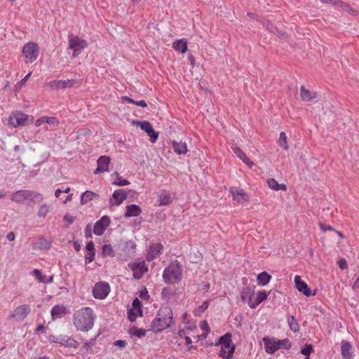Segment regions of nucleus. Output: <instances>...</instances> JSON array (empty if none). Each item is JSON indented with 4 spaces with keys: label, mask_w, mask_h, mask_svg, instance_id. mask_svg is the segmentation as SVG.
<instances>
[{
    "label": "nucleus",
    "mask_w": 359,
    "mask_h": 359,
    "mask_svg": "<svg viewBox=\"0 0 359 359\" xmlns=\"http://www.w3.org/2000/svg\"><path fill=\"white\" fill-rule=\"evenodd\" d=\"M96 315L90 307H82L76 311L72 318L73 325L78 331L88 332L95 323Z\"/></svg>",
    "instance_id": "1"
},
{
    "label": "nucleus",
    "mask_w": 359,
    "mask_h": 359,
    "mask_svg": "<svg viewBox=\"0 0 359 359\" xmlns=\"http://www.w3.org/2000/svg\"><path fill=\"white\" fill-rule=\"evenodd\" d=\"M173 323V313L168 306H162L151 323V329L156 333L170 327Z\"/></svg>",
    "instance_id": "2"
},
{
    "label": "nucleus",
    "mask_w": 359,
    "mask_h": 359,
    "mask_svg": "<svg viewBox=\"0 0 359 359\" xmlns=\"http://www.w3.org/2000/svg\"><path fill=\"white\" fill-rule=\"evenodd\" d=\"M162 277L166 284L180 282L182 277V269L179 261L175 260L170 262L163 270Z\"/></svg>",
    "instance_id": "3"
},
{
    "label": "nucleus",
    "mask_w": 359,
    "mask_h": 359,
    "mask_svg": "<svg viewBox=\"0 0 359 359\" xmlns=\"http://www.w3.org/2000/svg\"><path fill=\"white\" fill-rule=\"evenodd\" d=\"M262 340L264 344V350L269 354H273L276 351L281 348L289 350L292 346V344L287 338L279 340L264 337Z\"/></svg>",
    "instance_id": "4"
},
{
    "label": "nucleus",
    "mask_w": 359,
    "mask_h": 359,
    "mask_svg": "<svg viewBox=\"0 0 359 359\" xmlns=\"http://www.w3.org/2000/svg\"><path fill=\"white\" fill-rule=\"evenodd\" d=\"M43 199V196L41 194L27 189L17 191L13 193L11 196V201L18 203H25L27 200L34 203H39Z\"/></svg>",
    "instance_id": "5"
},
{
    "label": "nucleus",
    "mask_w": 359,
    "mask_h": 359,
    "mask_svg": "<svg viewBox=\"0 0 359 359\" xmlns=\"http://www.w3.org/2000/svg\"><path fill=\"white\" fill-rule=\"evenodd\" d=\"M232 336L229 332L219 338V344L221 345V350L218 354L223 359H231L235 351L236 346L232 342Z\"/></svg>",
    "instance_id": "6"
},
{
    "label": "nucleus",
    "mask_w": 359,
    "mask_h": 359,
    "mask_svg": "<svg viewBox=\"0 0 359 359\" xmlns=\"http://www.w3.org/2000/svg\"><path fill=\"white\" fill-rule=\"evenodd\" d=\"M68 43L69 48L71 49L72 53V57L75 58L81 52L88 46V43L86 39L79 37L77 35L73 34H68Z\"/></svg>",
    "instance_id": "7"
},
{
    "label": "nucleus",
    "mask_w": 359,
    "mask_h": 359,
    "mask_svg": "<svg viewBox=\"0 0 359 359\" xmlns=\"http://www.w3.org/2000/svg\"><path fill=\"white\" fill-rule=\"evenodd\" d=\"M22 54L25 57L26 63H32L35 61L39 55V48L34 42L25 43L22 49Z\"/></svg>",
    "instance_id": "8"
},
{
    "label": "nucleus",
    "mask_w": 359,
    "mask_h": 359,
    "mask_svg": "<svg viewBox=\"0 0 359 359\" xmlns=\"http://www.w3.org/2000/svg\"><path fill=\"white\" fill-rule=\"evenodd\" d=\"M111 291L110 285L105 281H100L95 284L92 290L93 296L97 299H104Z\"/></svg>",
    "instance_id": "9"
},
{
    "label": "nucleus",
    "mask_w": 359,
    "mask_h": 359,
    "mask_svg": "<svg viewBox=\"0 0 359 359\" xmlns=\"http://www.w3.org/2000/svg\"><path fill=\"white\" fill-rule=\"evenodd\" d=\"M28 118V115L20 111H13L9 116L8 123L9 126L13 128H18L20 126H25Z\"/></svg>",
    "instance_id": "10"
},
{
    "label": "nucleus",
    "mask_w": 359,
    "mask_h": 359,
    "mask_svg": "<svg viewBox=\"0 0 359 359\" xmlns=\"http://www.w3.org/2000/svg\"><path fill=\"white\" fill-rule=\"evenodd\" d=\"M31 312V306L29 304H22L17 306L8 316L9 319L17 321L24 320Z\"/></svg>",
    "instance_id": "11"
},
{
    "label": "nucleus",
    "mask_w": 359,
    "mask_h": 359,
    "mask_svg": "<svg viewBox=\"0 0 359 359\" xmlns=\"http://www.w3.org/2000/svg\"><path fill=\"white\" fill-rule=\"evenodd\" d=\"M128 268L133 271V276L135 280H140L147 272L148 267L144 261H137L129 263Z\"/></svg>",
    "instance_id": "12"
},
{
    "label": "nucleus",
    "mask_w": 359,
    "mask_h": 359,
    "mask_svg": "<svg viewBox=\"0 0 359 359\" xmlns=\"http://www.w3.org/2000/svg\"><path fill=\"white\" fill-rule=\"evenodd\" d=\"M133 124L139 126L142 130L146 132L150 137L151 142L154 143L158 137V133L156 132L150 122L147 121H136L133 122Z\"/></svg>",
    "instance_id": "13"
},
{
    "label": "nucleus",
    "mask_w": 359,
    "mask_h": 359,
    "mask_svg": "<svg viewBox=\"0 0 359 359\" xmlns=\"http://www.w3.org/2000/svg\"><path fill=\"white\" fill-rule=\"evenodd\" d=\"M255 286H246L243 287L241 292V300L247 303L251 309H254L255 301Z\"/></svg>",
    "instance_id": "14"
},
{
    "label": "nucleus",
    "mask_w": 359,
    "mask_h": 359,
    "mask_svg": "<svg viewBox=\"0 0 359 359\" xmlns=\"http://www.w3.org/2000/svg\"><path fill=\"white\" fill-rule=\"evenodd\" d=\"M110 218L107 215L102 216L97 220L93 226V233L96 236H102L110 224Z\"/></svg>",
    "instance_id": "15"
},
{
    "label": "nucleus",
    "mask_w": 359,
    "mask_h": 359,
    "mask_svg": "<svg viewBox=\"0 0 359 359\" xmlns=\"http://www.w3.org/2000/svg\"><path fill=\"white\" fill-rule=\"evenodd\" d=\"M76 83L74 79L53 80L49 83V86L53 90L72 88Z\"/></svg>",
    "instance_id": "16"
},
{
    "label": "nucleus",
    "mask_w": 359,
    "mask_h": 359,
    "mask_svg": "<svg viewBox=\"0 0 359 359\" xmlns=\"http://www.w3.org/2000/svg\"><path fill=\"white\" fill-rule=\"evenodd\" d=\"M163 246L161 243H154L149 245L146 259L147 261L151 262L158 257L163 252Z\"/></svg>",
    "instance_id": "17"
},
{
    "label": "nucleus",
    "mask_w": 359,
    "mask_h": 359,
    "mask_svg": "<svg viewBox=\"0 0 359 359\" xmlns=\"http://www.w3.org/2000/svg\"><path fill=\"white\" fill-rule=\"evenodd\" d=\"M111 159L107 156H101L97 161V167L94 171V174L97 175L102 172L109 171V165Z\"/></svg>",
    "instance_id": "18"
},
{
    "label": "nucleus",
    "mask_w": 359,
    "mask_h": 359,
    "mask_svg": "<svg viewBox=\"0 0 359 359\" xmlns=\"http://www.w3.org/2000/svg\"><path fill=\"white\" fill-rule=\"evenodd\" d=\"M175 198V194L171 193L165 189L161 191L158 196V206H163L170 205Z\"/></svg>",
    "instance_id": "19"
},
{
    "label": "nucleus",
    "mask_w": 359,
    "mask_h": 359,
    "mask_svg": "<svg viewBox=\"0 0 359 359\" xmlns=\"http://www.w3.org/2000/svg\"><path fill=\"white\" fill-rule=\"evenodd\" d=\"M294 283L298 291L304 294L305 296L310 297L311 295H314V294L311 293L308 285L301 279L299 276L296 275L294 276Z\"/></svg>",
    "instance_id": "20"
},
{
    "label": "nucleus",
    "mask_w": 359,
    "mask_h": 359,
    "mask_svg": "<svg viewBox=\"0 0 359 359\" xmlns=\"http://www.w3.org/2000/svg\"><path fill=\"white\" fill-rule=\"evenodd\" d=\"M229 191L232 195L233 200L239 203L248 201V196L243 189L237 187H231Z\"/></svg>",
    "instance_id": "21"
},
{
    "label": "nucleus",
    "mask_w": 359,
    "mask_h": 359,
    "mask_svg": "<svg viewBox=\"0 0 359 359\" xmlns=\"http://www.w3.org/2000/svg\"><path fill=\"white\" fill-rule=\"evenodd\" d=\"M341 354L344 359H351L353 356V351L351 344L346 340L341 342Z\"/></svg>",
    "instance_id": "22"
},
{
    "label": "nucleus",
    "mask_w": 359,
    "mask_h": 359,
    "mask_svg": "<svg viewBox=\"0 0 359 359\" xmlns=\"http://www.w3.org/2000/svg\"><path fill=\"white\" fill-rule=\"evenodd\" d=\"M60 344L67 348H78L79 343L72 337L60 335Z\"/></svg>",
    "instance_id": "23"
},
{
    "label": "nucleus",
    "mask_w": 359,
    "mask_h": 359,
    "mask_svg": "<svg viewBox=\"0 0 359 359\" xmlns=\"http://www.w3.org/2000/svg\"><path fill=\"white\" fill-rule=\"evenodd\" d=\"M142 213L141 208L136 204L128 205L126 208L124 217L126 218L137 217Z\"/></svg>",
    "instance_id": "24"
},
{
    "label": "nucleus",
    "mask_w": 359,
    "mask_h": 359,
    "mask_svg": "<svg viewBox=\"0 0 359 359\" xmlns=\"http://www.w3.org/2000/svg\"><path fill=\"white\" fill-rule=\"evenodd\" d=\"M114 202H111L114 205H120L126 198L127 194L123 189L115 190L112 194Z\"/></svg>",
    "instance_id": "25"
},
{
    "label": "nucleus",
    "mask_w": 359,
    "mask_h": 359,
    "mask_svg": "<svg viewBox=\"0 0 359 359\" xmlns=\"http://www.w3.org/2000/svg\"><path fill=\"white\" fill-rule=\"evenodd\" d=\"M232 150L233 153L236 155L238 158L243 161V162L251 168L253 165V162L250 161V159L245 155V154L242 151V149L237 147H232Z\"/></svg>",
    "instance_id": "26"
},
{
    "label": "nucleus",
    "mask_w": 359,
    "mask_h": 359,
    "mask_svg": "<svg viewBox=\"0 0 359 359\" xmlns=\"http://www.w3.org/2000/svg\"><path fill=\"white\" fill-rule=\"evenodd\" d=\"M172 48L181 53H184L187 50V41L185 39H177L172 43Z\"/></svg>",
    "instance_id": "27"
},
{
    "label": "nucleus",
    "mask_w": 359,
    "mask_h": 359,
    "mask_svg": "<svg viewBox=\"0 0 359 359\" xmlns=\"http://www.w3.org/2000/svg\"><path fill=\"white\" fill-rule=\"evenodd\" d=\"M301 97L304 101L310 102L313 99L316 98L318 96V94L316 92L314 91H310L309 90H306L304 86H302L301 89Z\"/></svg>",
    "instance_id": "28"
},
{
    "label": "nucleus",
    "mask_w": 359,
    "mask_h": 359,
    "mask_svg": "<svg viewBox=\"0 0 359 359\" xmlns=\"http://www.w3.org/2000/svg\"><path fill=\"white\" fill-rule=\"evenodd\" d=\"M99 195L92 191H86L81 196V203L86 204L89 201H91L95 198H98Z\"/></svg>",
    "instance_id": "29"
},
{
    "label": "nucleus",
    "mask_w": 359,
    "mask_h": 359,
    "mask_svg": "<svg viewBox=\"0 0 359 359\" xmlns=\"http://www.w3.org/2000/svg\"><path fill=\"white\" fill-rule=\"evenodd\" d=\"M271 278V276L267 272H261L257 277V284L261 286H265L270 282Z\"/></svg>",
    "instance_id": "30"
},
{
    "label": "nucleus",
    "mask_w": 359,
    "mask_h": 359,
    "mask_svg": "<svg viewBox=\"0 0 359 359\" xmlns=\"http://www.w3.org/2000/svg\"><path fill=\"white\" fill-rule=\"evenodd\" d=\"M268 187L274 191H286L287 187L285 184H279L276 180L270 178L267 180Z\"/></svg>",
    "instance_id": "31"
},
{
    "label": "nucleus",
    "mask_w": 359,
    "mask_h": 359,
    "mask_svg": "<svg viewBox=\"0 0 359 359\" xmlns=\"http://www.w3.org/2000/svg\"><path fill=\"white\" fill-rule=\"evenodd\" d=\"M50 313L53 319L61 318L65 314V308L64 306L55 305L51 309Z\"/></svg>",
    "instance_id": "32"
},
{
    "label": "nucleus",
    "mask_w": 359,
    "mask_h": 359,
    "mask_svg": "<svg viewBox=\"0 0 359 359\" xmlns=\"http://www.w3.org/2000/svg\"><path fill=\"white\" fill-rule=\"evenodd\" d=\"M269 295V292L265 290L259 291L256 295H255V301L252 306H254V309H255L259 304H261L263 301L266 299Z\"/></svg>",
    "instance_id": "33"
},
{
    "label": "nucleus",
    "mask_w": 359,
    "mask_h": 359,
    "mask_svg": "<svg viewBox=\"0 0 359 359\" xmlns=\"http://www.w3.org/2000/svg\"><path fill=\"white\" fill-rule=\"evenodd\" d=\"M333 5L353 15H355L356 13L355 10H354L348 4L341 1V0H334V1L333 2Z\"/></svg>",
    "instance_id": "34"
},
{
    "label": "nucleus",
    "mask_w": 359,
    "mask_h": 359,
    "mask_svg": "<svg viewBox=\"0 0 359 359\" xmlns=\"http://www.w3.org/2000/svg\"><path fill=\"white\" fill-rule=\"evenodd\" d=\"M136 244L133 241L126 242L124 245V251L130 257L135 255Z\"/></svg>",
    "instance_id": "35"
},
{
    "label": "nucleus",
    "mask_w": 359,
    "mask_h": 359,
    "mask_svg": "<svg viewBox=\"0 0 359 359\" xmlns=\"http://www.w3.org/2000/svg\"><path fill=\"white\" fill-rule=\"evenodd\" d=\"M173 148L175 152L177 154H185L187 152V144L182 142H173Z\"/></svg>",
    "instance_id": "36"
},
{
    "label": "nucleus",
    "mask_w": 359,
    "mask_h": 359,
    "mask_svg": "<svg viewBox=\"0 0 359 359\" xmlns=\"http://www.w3.org/2000/svg\"><path fill=\"white\" fill-rule=\"evenodd\" d=\"M147 331L142 328H137L136 327H131L128 333L130 336H135L137 338H141L142 337H144L146 335Z\"/></svg>",
    "instance_id": "37"
},
{
    "label": "nucleus",
    "mask_w": 359,
    "mask_h": 359,
    "mask_svg": "<svg viewBox=\"0 0 359 359\" xmlns=\"http://www.w3.org/2000/svg\"><path fill=\"white\" fill-rule=\"evenodd\" d=\"M287 323L289 325V327L290 330L294 332H297L299 330V323L295 320L294 317L293 316H289L287 319Z\"/></svg>",
    "instance_id": "38"
},
{
    "label": "nucleus",
    "mask_w": 359,
    "mask_h": 359,
    "mask_svg": "<svg viewBox=\"0 0 359 359\" xmlns=\"http://www.w3.org/2000/svg\"><path fill=\"white\" fill-rule=\"evenodd\" d=\"M278 144L280 147H281L284 150L288 149V144L287 142V136L286 134L284 132H281L280 133V137L278 140Z\"/></svg>",
    "instance_id": "39"
},
{
    "label": "nucleus",
    "mask_w": 359,
    "mask_h": 359,
    "mask_svg": "<svg viewBox=\"0 0 359 359\" xmlns=\"http://www.w3.org/2000/svg\"><path fill=\"white\" fill-rule=\"evenodd\" d=\"M130 309L135 310L137 312V315H142V303L138 298H135L132 303V308Z\"/></svg>",
    "instance_id": "40"
},
{
    "label": "nucleus",
    "mask_w": 359,
    "mask_h": 359,
    "mask_svg": "<svg viewBox=\"0 0 359 359\" xmlns=\"http://www.w3.org/2000/svg\"><path fill=\"white\" fill-rule=\"evenodd\" d=\"M100 335V333H98L94 338L91 339L89 341H85L83 342V348L86 351H90L93 346L96 344V340L98 336Z\"/></svg>",
    "instance_id": "41"
},
{
    "label": "nucleus",
    "mask_w": 359,
    "mask_h": 359,
    "mask_svg": "<svg viewBox=\"0 0 359 359\" xmlns=\"http://www.w3.org/2000/svg\"><path fill=\"white\" fill-rule=\"evenodd\" d=\"M33 275L36 277V278L40 282L45 283H46L47 276L42 274L41 271L39 269H34L32 271Z\"/></svg>",
    "instance_id": "42"
},
{
    "label": "nucleus",
    "mask_w": 359,
    "mask_h": 359,
    "mask_svg": "<svg viewBox=\"0 0 359 359\" xmlns=\"http://www.w3.org/2000/svg\"><path fill=\"white\" fill-rule=\"evenodd\" d=\"M102 255L104 256H113L114 250L111 245L104 244L102 248Z\"/></svg>",
    "instance_id": "43"
},
{
    "label": "nucleus",
    "mask_w": 359,
    "mask_h": 359,
    "mask_svg": "<svg viewBox=\"0 0 359 359\" xmlns=\"http://www.w3.org/2000/svg\"><path fill=\"white\" fill-rule=\"evenodd\" d=\"M117 178L116 180L113 182V184H115L116 186H126L130 184V182L128 180L123 179L122 177L119 176L118 173H116Z\"/></svg>",
    "instance_id": "44"
},
{
    "label": "nucleus",
    "mask_w": 359,
    "mask_h": 359,
    "mask_svg": "<svg viewBox=\"0 0 359 359\" xmlns=\"http://www.w3.org/2000/svg\"><path fill=\"white\" fill-rule=\"evenodd\" d=\"M209 306V302L205 301L203 302L201 305L198 306L197 309H196L194 313L195 315H201L202 313H203Z\"/></svg>",
    "instance_id": "45"
},
{
    "label": "nucleus",
    "mask_w": 359,
    "mask_h": 359,
    "mask_svg": "<svg viewBox=\"0 0 359 359\" xmlns=\"http://www.w3.org/2000/svg\"><path fill=\"white\" fill-rule=\"evenodd\" d=\"M313 351V346L312 344H306V346L302 348L300 351L301 354L304 355H310L311 352Z\"/></svg>",
    "instance_id": "46"
},
{
    "label": "nucleus",
    "mask_w": 359,
    "mask_h": 359,
    "mask_svg": "<svg viewBox=\"0 0 359 359\" xmlns=\"http://www.w3.org/2000/svg\"><path fill=\"white\" fill-rule=\"evenodd\" d=\"M49 212L48 206L46 204H43L40 206L38 215L41 217H45Z\"/></svg>",
    "instance_id": "47"
},
{
    "label": "nucleus",
    "mask_w": 359,
    "mask_h": 359,
    "mask_svg": "<svg viewBox=\"0 0 359 359\" xmlns=\"http://www.w3.org/2000/svg\"><path fill=\"white\" fill-rule=\"evenodd\" d=\"M142 315H137V312L133 309H129L128 311V318L130 322H134L136 320L137 317H140Z\"/></svg>",
    "instance_id": "48"
},
{
    "label": "nucleus",
    "mask_w": 359,
    "mask_h": 359,
    "mask_svg": "<svg viewBox=\"0 0 359 359\" xmlns=\"http://www.w3.org/2000/svg\"><path fill=\"white\" fill-rule=\"evenodd\" d=\"M95 251L87 252L86 255H85V264H88L91 263L95 259Z\"/></svg>",
    "instance_id": "49"
},
{
    "label": "nucleus",
    "mask_w": 359,
    "mask_h": 359,
    "mask_svg": "<svg viewBox=\"0 0 359 359\" xmlns=\"http://www.w3.org/2000/svg\"><path fill=\"white\" fill-rule=\"evenodd\" d=\"M339 267L341 270H345L348 268V263L344 258H340L337 262Z\"/></svg>",
    "instance_id": "50"
},
{
    "label": "nucleus",
    "mask_w": 359,
    "mask_h": 359,
    "mask_svg": "<svg viewBox=\"0 0 359 359\" xmlns=\"http://www.w3.org/2000/svg\"><path fill=\"white\" fill-rule=\"evenodd\" d=\"M45 121L48 124L53 125V126H55V125L57 126L59 123V121L55 117H46Z\"/></svg>",
    "instance_id": "51"
},
{
    "label": "nucleus",
    "mask_w": 359,
    "mask_h": 359,
    "mask_svg": "<svg viewBox=\"0 0 359 359\" xmlns=\"http://www.w3.org/2000/svg\"><path fill=\"white\" fill-rule=\"evenodd\" d=\"M114 345L118 348H123L126 346L127 342L125 340L119 339L114 341Z\"/></svg>",
    "instance_id": "52"
},
{
    "label": "nucleus",
    "mask_w": 359,
    "mask_h": 359,
    "mask_svg": "<svg viewBox=\"0 0 359 359\" xmlns=\"http://www.w3.org/2000/svg\"><path fill=\"white\" fill-rule=\"evenodd\" d=\"M64 220L71 224L75 221V217L70 215H66L64 217Z\"/></svg>",
    "instance_id": "53"
},
{
    "label": "nucleus",
    "mask_w": 359,
    "mask_h": 359,
    "mask_svg": "<svg viewBox=\"0 0 359 359\" xmlns=\"http://www.w3.org/2000/svg\"><path fill=\"white\" fill-rule=\"evenodd\" d=\"M86 249L87 252L95 251L94 243L93 241H90L86 244Z\"/></svg>",
    "instance_id": "54"
},
{
    "label": "nucleus",
    "mask_w": 359,
    "mask_h": 359,
    "mask_svg": "<svg viewBox=\"0 0 359 359\" xmlns=\"http://www.w3.org/2000/svg\"><path fill=\"white\" fill-rule=\"evenodd\" d=\"M46 327L43 325H39L36 327L34 332L35 334H40L41 332H45Z\"/></svg>",
    "instance_id": "55"
},
{
    "label": "nucleus",
    "mask_w": 359,
    "mask_h": 359,
    "mask_svg": "<svg viewBox=\"0 0 359 359\" xmlns=\"http://www.w3.org/2000/svg\"><path fill=\"white\" fill-rule=\"evenodd\" d=\"M85 236L87 238H90L92 236L91 226H90V224H88L85 228Z\"/></svg>",
    "instance_id": "56"
},
{
    "label": "nucleus",
    "mask_w": 359,
    "mask_h": 359,
    "mask_svg": "<svg viewBox=\"0 0 359 359\" xmlns=\"http://www.w3.org/2000/svg\"><path fill=\"white\" fill-rule=\"evenodd\" d=\"M49 339L53 343L60 344V335L59 337H55L54 335H50L49 337Z\"/></svg>",
    "instance_id": "57"
},
{
    "label": "nucleus",
    "mask_w": 359,
    "mask_h": 359,
    "mask_svg": "<svg viewBox=\"0 0 359 359\" xmlns=\"http://www.w3.org/2000/svg\"><path fill=\"white\" fill-rule=\"evenodd\" d=\"M352 289L354 290H359V274L352 285Z\"/></svg>",
    "instance_id": "58"
},
{
    "label": "nucleus",
    "mask_w": 359,
    "mask_h": 359,
    "mask_svg": "<svg viewBox=\"0 0 359 359\" xmlns=\"http://www.w3.org/2000/svg\"><path fill=\"white\" fill-rule=\"evenodd\" d=\"M46 116H42L39 118H38L35 122V126L36 127L40 126L42 123H45Z\"/></svg>",
    "instance_id": "59"
},
{
    "label": "nucleus",
    "mask_w": 359,
    "mask_h": 359,
    "mask_svg": "<svg viewBox=\"0 0 359 359\" xmlns=\"http://www.w3.org/2000/svg\"><path fill=\"white\" fill-rule=\"evenodd\" d=\"M320 229L323 231H332L334 229L331 226L324 225L320 224Z\"/></svg>",
    "instance_id": "60"
},
{
    "label": "nucleus",
    "mask_w": 359,
    "mask_h": 359,
    "mask_svg": "<svg viewBox=\"0 0 359 359\" xmlns=\"http://www.w3.org/2000/svg\"><path fill=\"white\" fill-rule=\"evenodd\" d=\"M137 106H139V107H147V104L146 103V102L143 100H139V101H135V104Z\"/></svg>",
    "instance_id": "61"
},
{
    "label": "nucleus",
    "mask_w": 359,
    "mask_h": 359,
    "mask_svg": "<svg viewBox=\"0 0 359 359\" xmlns=\"http://www.w3.org/2000/svg\"><path fill=\"white\" fill-rule=\"evenodd\" d=\"M201 329H202L203 330H204V331L205 330V331H207V332H209V330H208V323H207V322H206V321H202V322L201 323Z\"/></svg>",
    "instance_id": "62"
},
{
    "label": "nucleus",
    "mask_w": 359,
    "mask_h": 359,
    "mask_svg": "<svg viewBox=\"0 0 359 359\" xmlns=\"http://www.w3.org/2000/svg\"><path fill=\"white\" fill-rule=\"evenodd\" d=\"M122 100L123 101H125V102H127L128 103H131V104H135V100H134L133 99L128 97V96H123L122 97Z\"/></svg>",
    "instance_id": "63"
},
{
    "label": "nucleus",
    "mask_w": 359,
    "mask_h": 359,
    "mask_svg": "<svg viewBox=\"0 0 359 359\" xmlns=\"http://www.w3.org/2000/svg\"><path fill=\"white\" fill-rule=\"evenodd\" d=\"M15 233L12 231L9 232L7 236H6V238L8 241H13L15 240Z\"/></svg>",
    "instance_id": "64"
}]
</instances>
